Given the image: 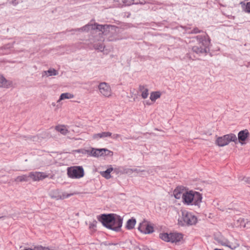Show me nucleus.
<instances>
[{"label":"nucleus","mask_w":250,"mask_h":250,"mask_svg":"<svg viewBox=\"0 0 250 250\" xmlns=\"http://www.w3.org/2000/svg\"><path fill=\"white\" fill-rule=\"evenodd\" d=\"M98 220L104 226L115 231H118L123 223L121 217L114 214H103L98 217Z\"/></svg>","instance_id":"1"},{"label":"nucleus","mask_w":250,"mask_h":250,"mask_svg":"<svg viewBox=\"0 0 250 250\" xmlns=\"http://www.w3.org/2000/svg\"><path fill=\"white\" fill-rule=\"evenodd\" d=\"M197 42L192 47V50L198 54H206L209 51L210 40L208 36H198Z\"/></svg>","instance_id":"2"},{"label":"nucleus","mask_w":250,"mask_h":250,"mask_svg":"<svg viewBox=\"0 0 250 250\" xmlns=\"http://www.w3.org/2000/svg\"><path fill=\"white\" fill-rule=\"evenodd\" d=\"M197 222V217L186 210L182 211L181 215L178 219V224L181 226L193 225L196 224Z\"/></svg>","instance_id":"3"},{"label":"nucleus","mask_w":250,"mask_h":250,"mask_svg":"<svg viewBox=\"0 0 250 250\" xmlns=\"http://www.w3.org/2000/svg\"><path fill=\"white\" fill-rule=\"evenodd\" d=\"M160 238L166 241L171 243H177L180 242L183 238V235L179 233H163L159 235Z\"/></svg>","instance_id":"4"},{"label":"nucleus","mask_w":250,"mask_h":250,"mask_svg":"<svg viewBox=\"0 0 250 250\" xmlns=\"http://www.w3.org/2000/svg\"><path fill=\"white\" fill-rule=\"evenodd\" d=\"M69 177L73 179H79L84 176V170L82 167L74 166L67 168Z\"/></svg>","instance_id":"5"},{"label":"nucleus","mask_w":250,"mask_h":250,"mask_svg":"<svg viewBox=\"0 0 250 250\" xmlns=\"http://www.w3.org/2000/svg\"><path fill=\"white\" fill-rule=\"evenodd\" d=\"M100 95L106 98H110L112 96L113 93L110 85L105 83L102 82L99 83L98 86Z\"/></svg>","instance_id":"6"},{"label":"nucleus","mask_w":250,"mask_h":250,"mask_svg":"<svg viewBox=\"0 0 250 250\" xmlns=\"http://www.w3.org/2000/svg\"><path fill=\"white\" fill-rule=\"evenodd\" d=\"M237 141V138L235 134H229L218 137L216 140V144L219 146H224L228 145L230 142H235Z\"/></svg>","instance_id":"7"},{"label":"nucleus","mask_w":250,"mask_h":250,"mask_svg":"<svg viewBox=\"0 0 250 250\" xmlns=\"http://www.w3.org/2000/svg\"><path fill=\"white\" fill-rule=\"evenodd\" d=\"M108 25H102L98 24L97 23H88L83 27L78 28L76 30V31L79 32H88L91 30H98L100 32H103V30L106 28L109 27Z\"/></svg>","instance_id":"8"},{"label":"nucleus","mask_w":250,"mask_h":250,"mask_svg":"<svg viewBox=\"0 0 250 250\" xmlns=\"http://www.w3.org/2000/svg\"><path fill=\"white\" fill-rule=\"evenodd\" d=\"M72 195L73 194H68L58 190H53L49 194L50 197L56 200H63Z\"/></svg>","instance_id":"9"},{"label":"nucleus","mask_w":250,"mask_h":250,"mask_svg":"<svg viewBox=\"0 0 250 250\" xmlns=\"http://www.w3.org/2000/svg\"><path fill=\"white\" fill-rule=\"evenodd\" d=\"M138 230L144 234H149L153 231V228L149 223L144 221L141 223L138 228Z\"/></svg>","instance_id":"10"},{"label":"nucleus","mask_w":250,"mask_h":250,"mask_svg":"<svg viewBox=\"0 0 250 250\" xmlns=\"http://www.w3.org/2000/svg\"><path fill=\"white\" fill-rule=\"evenodd\" d=\"M29 179L33 181L42 180L47 177L45 173L41 172H31L29 173Z\"/></svg>","instance_id":"11"},{"label":"nucleus","mask_w":250,"mask_h":250,"mask_svg":"<svg viewBox=\"0 0 250 250\" xmlns=\"http://www.w3.org/2000/svg\"><path fill=\"white\" fill-rule=\"evenodd\" d=\"M194 191L192 190H185L184 197L183 198V202L185 204L187 205H192L193 199V197L194 196Z\"/></svg>","instance_id":"12"},{"label":"nucleus","mask_w":250,"mask_h":250,"mask_svg":"<svg viewBox=\"0 0 250 250\" xmlns=\"http://www.w3.org/2000/svg\"><path fill=\"white\" fill-rule=\"evenodd\" d=\"M104 150H99V149H94L92 148L90 150H85V149H79L76 150L77 152H81L83 154H88L94 157H99L101 156V154H100V152L103 151Z\"/></svg>","instance_id":"13"},{"label":"nucleus","mask_w":250,"mask_h":250,"mask_svg":"<svg viewBox=\"0 0 250 250\" xmlns=\"http://www.w3.org/2000/svg\"><path fill=\"white\" fill-rule=\"evenodd\" d=\"M214 240L220 245L226 246L228 243V240L220 233H216L214 234Z\"/></svg>","instance_id":"14"},{"label":"nucleus","mask_w":250,"mask_h":250,"mask_svg":"<svg viewBox=\"0 0 250 250\" xmlns=\"http://www.w3.org/2000/svg\"><path fill=\"white\" fill-rule=\"evenodd\" d=\"M249 134V132L247 129L241 130L238 133V138L237 137V138L241 145H244L245 144L244 142L248 137Z\"/></svg>","instance_id":"15"},{"label":"nucleus","mask_w":250,"mask_h":250,"mask_svg":"<svg viewBox=\"0 0 250 250\" xmlns=\"http://www.w3.org/2000/svg\"><path fill=\"white\" fill-rule=\"evenodd\" d=\"M58 71L53 68H50L47 70L43 71L42 72V78H48L51 76H57L58 74Z\"/></svg>","instance_id":"16"},{"label":"nucleus","mask_w":250,"mask_h":250,"mask_svg":"<svg viewBox=\"0 0 250 250\" xmlns=\"http://www.w3.org/2000/svg\"><path fill=\"white\" fill-rule=\"evenodd\" d=\"M13 86V82L6 79L3 76L0 75V87L9 88Z\"/></svg>","instance_id":"17"},{"label":"nucleus","mask_w":250,"mask_h":250,"mask_svg":"<svg viewBox=\"0 0 250 250\" xmlns=\"http://www.w3.org/2000/svg\"><path fill=\"white\" fill-rule=\"evenodd\" d=\"M104 31V30H103V31L102 32V33H99V38L97 39V40L100 41V42L96 43L95 41L94 42V47L95 48V49L99 50L101 51H102L104 49V46L102 43L104 41V38L103 37Z\"/></svg>","instance_id":"18"},{"label":"nucleus","mask_w":250,"mask_h":250,"mask_svg":"<svg viewBox=\"0 0 250 250\" xmlns=\"http://www.w3.org/2000/svg\"><path fill=\"white\" fill-rule=\"evenodd\" d=\"M186 189L183 187H178L174 189L173 191V195L176 199H180V198H183Z\"/></svg>","instance_id":"19"},{"label":"nucleus","mask_w":250,"mask_h":250,"mask_svg":"<svg viewBox=\"0 0 250 250\" xmlns=\"http://www.w3.org/2000/svg\"><path fill=\"white\" fill-rule=\"evenodd\" d=\"M193 195L194 196L193 197V199L192 205H194L195 206H199L202 202V195L198 192L194 191Z\"/></svg>","instance_id":"20"},{"label":"nucleus","mask_w":250,"mask_h":250,"mask_svg":"<svg viewBox=\"0 0 250 250\" xmlns=\"http://www.w3.org/2000/svg\"><path fill=\"white\" fill-rule=\"evenodd\" d=\"M138 91L141 94L143 99H146L148 96V89L144 85H140L138 88Z\"/></svg>","instance_id":"21"},{"label":"nucleus","mask_w":250,"mask_h":250,"mask_svg":"<svg viewBox=\"0 0 250 250\" xmlns=\"http://www.w3.org/2000/svg\"><path fill=\"white\" fill-rule=\"evenodd\" d=\"M145 3V2L144 0H123V4L125 5H130L133 4H144Z\"/></svg>","instance_id":"22"},{"label":"nucleus","mask_w":250,"mask_h":250,"mask_svg":"<svg viewBox=\"0 0 250 250\" xmlns=\"http://www.w3.org/2000/svg\"><path fill=\"white\" fill-rule=\"evenodd\" d=\"M227 244V246H226V247H228L231 250H234L239 246L237 240L234 238H232L230 241L228 240V243Z\"/></svg>","instance_id":"23"},{"label":"nucleus","mask_w":250,"mask_h":250,"mask_svg":"<svg viewBox=\"0 0 250 250\" xmlns=\"http://www.w3.org/2000/svg\"><path fill=\"white\" fill-rule=\"evenodd\" d=\"M74 95L68 92L63 93L61 94L59 99L57 100V103L61 102L62 101L65 99H70L74 98Z\"/></svg>","instance_id":"24"},{"label":"nucleus","mask_w":250,"mask_h":250,"mask_svg":"<svg viewBox=\"0 0 250 250\" xmlns=\"http://www.w3.org/2000/svg\"><path fill=\"white\" fill-rule=\"evenodd\" d=\"M113 169L112 167H110L105 171H100V173L103 177L106 179H109L111 177L110 173L113 171Z\"/></svg>","instance_id":"25"},{"label":"nucleus","mask_w":250,"mask_h":250,"mask_svg":"<svg viewBox=\"0 0 250 250\" xmlns=\"http://www.w3.org/2000/svg\"><path fill=\"white\" fill-rule=\"evenodd\" d=\"M29 180V174L18 176L15 179V181L16 182H28Z\"/></svg>","instance_id":"26"},{"label":"nucleus","mask_w":250,"mask_h":250,"mask_svg":"<svg viewBox=\"0 0 250 250\" xmlns=\"http://www.w3.org/2000/svg\"><path fill=\"white\" fill-rule=\"evenodd\" d=\"M161 94L159 91L152 92L150 95V100L152 102H155L156 100L161 97Z\"/></svg>","instance_id":"27"},{"label":"nucleus","mask_w":250,"mask_h":250,"mask_svg":"<svg viewBox=\"0 0 250 250\" xmlns=\"http://www.w3.org/2000/svg\"><path fill=\"white\" fill-rule=\"evenodd\" d=\"M55 129L62 135H66L68 132L66 126H56Z\"/></svg>","instance_id":"28"},{"label":"nucleus","mask_w":250,"mask_h":250,"mask_svg":"<svg viewBox=\"0 0 250 250\" xmlns=\"http://www.w3.org/2000/svg\"><path fill=\"white\" fill-rule=\"evenodd\" d=\"M136 220L135 219L132 218L129 219L126 223V228L128 229H131L134 228L135 225L136 224Z\"/></svg>","instance_id":"29"},{"label":"nucleus","mask_w":250,"mask_h":250,"mask_svg":"<svg viewBox=\"0 0 250 250\" xmlns=\"http://www.w3.org/2000/svg\"><path fill=\"white\" fill-rule=\"evenodd\" d=\"M240 4L245 12L248 13H250V1L247 2L246 4L244 2H241Z\"/></svg>","instance_id":"30"},{"label":"nucleus","mask_w":250,"mask_h":250,"mask_svg":"<svg viewBox=\"0 0 250 250\" xmlns=\"http://www.w3.org/2000/svg\"><path fill=\"white\" fill-rule=\"evenodd\" d=\"M111 133L109 132H104L94 134L93 137L94 138H96L97 137L104 138L111 136Z\"/></svg>","instance_id":"31"},{"label":"nucleus","mask_w":250,"mask_h":250,"mask_svg":"<svg viewBox=\"0 0 250 250\" xmlns=\"http://www.w3.org/2000/svg\"><path fill=\"white\" fill-rule=\"evenodd\" d=\"M130 250H147V249L145 246H142V248L140 247L137 244H132V246L129 248Z\"/></svg>","instance_id":"32"},{"label":"nucleus","mask_w":250,"mask_h":250,"mask_svg":"<svg viewBox=\"0 0 250 250\" xmlns=\"http://www.w3.org/2000/svg\"><path fill=\"white\" fill-rule=\"evenodd\" d=\"M34 250H56L54 248H49L48 247H44L42 246H38L34 247Z\"/></svg>","instance_id":"33"},{"label":"nucleus","mask_w":250,"mask_h":250,"mask_svg":"<svg viewBox=\"0 0 250 250\" xmlns=\"http://www.w3.org/2000/svg\"><path fill=\"white\" fill-rule=\"evenodd\" d=\"M51 104L53 107H55V109H58L61 107L62 103L61 102L57 103V102L56 103L53 102Z\"/></svg>","instance_id":"34"},{"label":"nucleus","mask_w":250,"mask_h":250,"mask_svg":"<svg viewBox=\"0 0 250 250\" xmlns=\"http://www.w3.org/2000/svg\"><path fill=\"white\" fill-rule=\"evenodd\" d=\"M163 133V132L162 131V130L156 128L154 129L153 132H151V133L156 135H162Z\"/></svg>","instance_id":"35"},{"label":"nucleus","mask_w":250,"mask_h":250,"mask_svg":"<svg viewBox=\"0 0 250 250\" xmlns=\"http://www.w3.org/2000/svg\"><path fill=\"white\" fill-rule=\"evenodd\" d=\"M97 221L95 220L93 221L89 224V228L91 229H95L96 228Z\"/></svg>","instance_id":"36"},{"label":"nucleus","mask_w":250,"mask_h":250,"mask_svg":"<svg viewBox=\"0 0 250 250\" xmlns=\"http://www.w3.org/2000/svg\"><path fill=\"white\" fill-rule=\"evenodd\" d=\"M99 150H104L103 151L100 152V154H101V156L103 155L104 153H105L106 152H110V151H109L108 150H107V149H105V148L99 149Z\"/></svg>","instance_id":"37"},{"label":"nucleus","mask_w":250,"mask_h":250,"mask_svg":"<svg viewBox=\"0 0 250 250\" xmlns=\"http://www.w3.org/2000/svg\"><path fill=\"white\" fill-rule=\"evenodd\" d=\"M139 170L137 169H135L134 170L132 169H127V171L126 172V173H131V172H133V171H134V172H139Z\"/></svg>","instance_id":"38"},{"label":"nucleus","mask_w":250,"mask_h":250,"mask_svg":"<svg viewBox=\"0 0 250 250\" xmlns=\"http://www.w3.org/2000/svg\"><path fill=\"white\" fill-rule=\"evenodd\" d=\"M238 250H248V247L245 246H241Z\"/></svg>","instance_id":"39"},{"label":"nucleus","mask_w":250,"mask_h":250,"mask_svg":"<svg viewBox=\"0 0 250 250\" xmlns=\"http://www.w3.org/2000/svg\"><path fill=\"white\" fill-rule=\"evenodd\" d=\"M237 222H240V225H242V224L244 223V219L240 218L237 220Z\"/></svg>","instance_id":"40"},{"label":"nucleus","mask_w":250,"mask_h":250,"mask_svg":"<svg viewBox=\"0 0 250 250\" xmlns=\"http://www.w3.org/2000/svg\"><path fill=\"white\" fill-rule=\"evenodd\" d=\"M114 1L118 2L120 4H123V0H113Z\"/></svg>","instance_id":"41"},{"label":"nucleus","mask_w":250,"mask_h":250,"mask_svg":"<svg viewBox=\"0 0 250 250\" xmlns=\"http://www.w3.org/2000/svg\"><path fill=\"white\" fill-rule=\"evenodd\" d=\"M198 32H199V30L198 29H194V30L192 32H191V33H195V34H196V33H197Z\"/></svg>","instance_id":"42"},{"label":"nucleus","mask_w":250,"mask_h":250,"mask_svg":"<svg viewBox=\"0 0 250 250\" xmlns=\"http://www.w3.org/2000/svg\"><path fill=\"white\" fill-rule=\"evenodd\" d=\"M12 4L14 6H16L18 4V2H17L16 0H14L12 2Z\"/></svg>","instance_id":"43"},{"label":"nucleus","mask_w":250,"mask_h":250,"mask_svg":"<svg viewBox=\"0 0 250 250\" xmlns=\"http://www.w3.org/2000/svg\"><path fill=\"white\" fill-rule=\"evenodd\" d=\"M23 250H34V249H31L30 248H28V249H25Z\"/></svg>","instance_id":"44"},{"label":"nucleus","mask_w":250,"mask_h":250,"mask_svg":"<svg viewBox=\"0 0 250 250\" xmlns=\"http://www.w3.org/2000/svg\"><path fill=\"white\" fill-rule=\"evenodd\" d=\"M118 137V135H114L113 136V138H116V137Z\"/></svg>","instance_id":"45"},{"label":"nucleus","mask_w":250,"mask_h":250,"mask_svg":"<svg viewBox=\"0 0 250 250\" xmlns=\"http://www.w3.org/2000/svg\"><path fill=\"white\" fill-rule=\"evenodd\" d=\"M146 104H148V105L150 104H149V103H147V102H146Z\"/></svg>","instance_id":"46"},{"label":"nucleus","mask_w":250,"mask_h":250,"mask_svg":"<svg viewBox=\"0 0 250 250\" xmlns=\"http://www.w3.org/2000/svg\"><path fill=\"white\" fill-rule=\"evenodd\" d=\"M248 250H250V248L248 247Z\"/></svg>","instance_id":"47"},{"label":"nucleus","mask_w":250,"mask_h":250,"mask_svg":"<svg viewBox=\"0 0 250 250\" xmlns=\"http://www.w3.org/2000/svg\"><path fill=\"white\" fill-rule=\"evenodd\" d=\"M248 182L250 184V179Z\"/></svg>","instance_id":"48"}]
</instances>
